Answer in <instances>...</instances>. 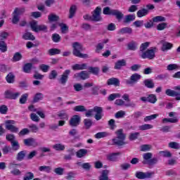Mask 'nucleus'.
<instances>
[{
    "mask_svg": "<svg viewBox=\"0 0 180 180\" xmlns=\"http://www.w3.org/2000/svg\"><path fill=\"white\" fill-rule=\"evenodd\" d=\"M72 54L75 57H79V58H88V54L82 53V51L85 50L82 45L79 42H75L72 44Z\"/></svg>",
    "mask_w": 180,
    "mask_h": 180,
    "instance_id": "1",
    "label": "nucleus"
},
{
    "mask_svg": "<svg viewBox=\"0 0 180 180\" xmlns=\"http://www.w3.org/2000/svg\"><path fill=\"white\" fill-rule=\"evenodd\" d=\"M117 137L112 139V143L114 146H118L120 147L122 146H124L126 142V135L123 133V129H120L116 132Z\"/></svg>",
    "mask_w": 180,
    "mask_h": 180,
    "instance_id": "2",
    "label": "nucleus"
},
{
    "mask_svg": "<svg viewBox=\"0 0 180 180\" xmlns=\"http://www.w3.org/2000/svg\"><path fill=\"white\" fill-rule=\"evenodd\" d=\"M158 49L157 47H151L150 49L146 50L145 52L142 53H139V56L141 58L146 60V58H148V60H154L155 58V53Z\"/></svg>",
    "mask_w": 180,
    "mask_h": 180,
    "instance_id": "3",
    "label": "nucleus"
},
{
    "mask_svg": "<svg viewBox=\"0 0 180 180\" xmlns=\"http://www.w3.org/2000/svg\"><path fill=\"white\" fill-rule=\"evenodd\" d=\"M23 14V8H15L12 13V23L13 25H18V22H20V17Z\"/></svg>",
    "mask_w": 180,
    "mask_h": 180,
    "instance_id": "4",
    "label": "nucleus"
},
{
    "mask_svg": "<svg viewBox=\"0 0 180 180\" xmlns=\"http://www.w3.org/2000/svg\"><path fill=\"white\" fill-rule=\"evenodd\" d=\"M140 79H141V75L138 73H134L130 76L129 79L125 80V84L133 86V85H136V83L140 81Z\"/></svg>",
    "mask_w": 180,
    "mask_h": 180,
    "instance_id": "5",
    "label": "nucleus"
},
{
    "mask_svg": "<svg viewBox=\"0 0 180 180\" xmlns=\"http://www.w3.org/2000/svg\"><path fill=\"white\" fill-rule=\"evenodd\" d=\"M154 174H155L154 172H136L135 176L136 178H138V179H148L150 178H153V176H154Z\"/></svg>",
    "mask_w": 180,
    "mask_h": 180,
    "instance_id": "6",
    "label": "nucleus"
},
{
    "mask_svg": "<svg viewBox=\"0 0 180 180\" xmlns=\"http://www.w3.org/2000/svg\"><path fill=\"white\" fill-rule=\"evenodd\" d=\"M70 74H71V70H65L60 75V77L58 79L59 84H61V85H65L68 81V77H70Z\"/></svg>",
    "mask_w": 180,
    "mask_h": 180,
    "instance_id": "7",
    "label": "nucleus"
},
{
    "mask_svg": "<svg viewBox=\"0 0 180 180\" xmlns=\"http://www.w3.org/2000/svg\"><path fill=\"white\" fill-rule=\"evenodd\" d=\"M15 121L6 120V129L11 131V133H18L19 128L15 127Z\"/></svg>",
    "mask_w": 180,
    "mask_h": 180,
    "instance_id": "8",
    "label": "nucleus"
},
{
    "mask_svg": "<svg viewBox=\"0 0 180 180\" xmlns=\"http://www.w3.org/2000/svg\"><path fill=\"white\" fill-rule=\"evenodd\" d=\"M102 9L99 7L96 8L94 11L92 17V22H101L102 20V17L101 16V12Z\"/></svg>",
    "mask_w": 180,
    "mask_h": 180,
    "instance_id": "9",
    "label": "nucleus"
},
{
    "mask_svg": "<svg viewBox=\"0 0 180 180\" xmlns=\"http://www.w3.org/2000/svg\"><path fill=\"white\" fill-rule=\"evenodd\" d=\"M140 101H141L142 102H149V103H155L158 99L157 96H155V94H149L148 95L147 97H141Z\"/></svg>",
    "mask_w": 180,
    "mask_h": 180,
    "instance_id": "10",
    "label": "nucleus"
},
{
    "mask_svg": "<svg viewBox=\"0 0 180 180\" xmlns=\"http://www.w3.org/2000/svg\"><path fill=\"white\" fill-rule=\"evenodd\" d=\"M79 123H81V117L77 115H73L69 121V124L71 127H77L79 125Z\"/></svg>",
    "mask_w": 180,
    "mask_h": 180,
    "instance_id": "11",
    "label": "nucleus"
},
{
    "mask_svg": "<svg viewBox=\"0 0 180 180\" xmlns=\"http://www.w3.org/2000/svg\"><path fill=\"white\" fill-rule=\"evenodd\" d=\"M93 110L96 113L94 119H96V120H101L103 117L102 113L103 112V108L99 106H94Z\"/></svg>",
    "mask_w": 180,
    "mask_h": 180,
    "instance_id": "12",
    "label": "nucleus"
},
{
    "mask_svg": "<svg viewBox=\"0 0 180 180\" xmlns=\"http://www.w3.org/2000/svg\"><path fill=\"white\" fill-rule=\"evenodd\" d=\"M4 95L6 99H18V98L20 96V93H13L11 91H6L4 93Z\"/></svg>",
    "mask_w": 180,
    "mask_h": 180,
    "instance_id": "13",
    "label": "nucleus"
},
{
    "mask_svg": "<svg viewBox=\"0 0 180 180\" xmlns=\"http://www.w3.org/2000/svg\"><path fill=\"white\" fill-rule=\"evenodd\" d=\"M24 143L25 146H27L28 147H37L39 146V143H37V141L33 138H29L24 140Z\"/></svg>",
    "mask_w": 180,
    "mask_h": 180,
    "instance_id": "14",
    "label": "nucleus"
},
{
    "mask_svg": "<svg viewBox=\"0 0 180 180\" xmlns=\"http://www.w3.org/2000/svg\"><path fill=\"white\" fill-rule=\"evenodd\" d=\"M165 94L167 96H176V101H180V92L168 89L165 91Z\"/></svg>",
    "mask_w": 180,
    "mask_h": 180,
    "instance_id": "15",
    "label": "nucleus"
},
{
    "mask_svg": "<svg viewBox=\"0 0 180 180\" xmlns=\"http://www.w3.org/2000/svg\"><path fill=\"white\" fill-rule=\"evenodd\" d=\"M107 85H114V86H120V80L116 77H112L107 81Z\"/></svg>",
    "mask_w": 180,
    "mask_h": 180,
    "instance_id": "16",
    "label": "nucleus"
},
{
    "mask_svg": "<svg viewBox=\"0 0 180 180\" xmlns=\"http://www.w3.org/2000/svg\"><path fill=\"white\" fill-rule=\"evenodd\" d=\"M106 43H109V39H103L101 42L98 43L96 48V53H101V50H103V47H105V44Z\"/></svg>",
    "mask_w": 180,
    "mask_h": 180,
    "instance_id": "17",
    "label": "nucleus"
},
{
    "mask_svg": "<svg viewBox=\"0 0 180 180\" xmlns=\"http://www.w3.org/2000/svg\"><path fill=\"white\" fill-rule=\"evenodd\" d=\"M139 44L136 41H131L129 43L127 44V49L131 51H136Z\"/></svg>",
    "mask_w": 180,
    "mask_h": 180,
    "instance_id": "18",
    "label": "nucleus"
},
{
    "mask_svg": "<svg viewBox=\"0 0 180 180\" xmlns=\"http://www.w3.org/2000/svg\"><path fill=\"white\" fill-rule=\"evenodd\" d=\"M126 60L122 59L117 61L115 65V70H121L122 67H126Z\"/></svg>",
    "mask_w": 180,
    "mask_h": 180,
    "instance_id": "19",
    "label": "nucleus"
},
{
    "mask_svg": "<svg viewBox=\"0 0 180 180\" xmlns=\"http://www.w3.org/2000/svg\"><path fill=\"white\" fill-rule=\"evenodd\" d=\"M122 153L120 152L115 153H110L107 155V158L109 161H117V158L119 155H120Z\"/></svg>",
    "mask_w": 180,
    "mask_h": 180,
    "instance_id": "20",
    "label": "nucleus"
},
{
    "mask_svg": "<svg viewBox=\"0 0 180 180\" xmlns=\"http://www.w3.org/2000/svg\"><path fill=\"white\" fill-rule=\"evenodd\" d=\"M143 84L146 88H149L153 89L154 86H155V84H154V81L151 79H146L143 81Z\"/></svg>",
    "mask_w": 180,
    "mask_h": 180,
    "instance_id": "21",
    "label": "nucleus"
},
{
    "mask_svg": "<svg viewBox=\"0 0 180 180\" xmlns=\"http://www.w3.org/2000/svg\"><path fill=\"white\" fill-rule=\"evenodd\" d=\"M111 15L112 16H115L116 19H117L118 20H121V19H123V13L119 11V10H113L112 11H111Z\"/></svg>",
    "mask_w": 180,
    "mask_h": 180,
    "instance_id": "22",
    "label": "nucleus"
},
{
    "mask_svg": "<svg viewBox=\"0 0 180 180\" xmlns=\"http://www.w3.org/2000/svg\"><path fill=\"white\" fill-rule=\"evenodd\" d=\"M133 30L129 27H125L119 30L120 34H131Z\"/></svg>",
    "mask_w": 180,
    "mask_h": 180,
    "instance_id": "23",
    "label": "nucleus"
},
{
    "mask_svg": "<svg viewBox=\"0 0 180 180\" xmlns=\"http://www.w3.org/2000/svg\"><path fill=\"white\" fill-rule=\"evenodd\" d=\"M99 180H110L109 179V170H103L101 174L98 177Z\"/></svg>",
    "mask_w": 180,
    "mask_h": 180,
    "instance_id": "24",
    "label": "nucleus"
},
{
    "mask_svg": "<svg viewBox=\"0 0 180 180\" xmlns=\"http://www.w3.org/2000/svg\"><path fill=\"white\" fill-rule=\"evenodd\" d=\"M23 39L25 40H31V41H34V40H36V37H34L32 32H27L24 34Z\"/></svg>",
    "mask_w": 180,
    "mask_h": 180,
    "instance_id": "25",
    "label": "nucleus"
},
{
    "mask_svg": "<svg viewBox=\"0 0 180 180\" xmlns=\"http://www.w3.org/2000/svg\"><path fill=\"white\" fill-rule=\"evenodd\" d=\"M77 13V6L72 5L70 6L69 10V19H72L75 16Z\"/></svg>",
    "mask_w": 180,
    "mask_h": 180,
    "instance_id": "26",
    "label": "nucleus"
},
{
    "mask_svg": "<svg viewBox=\"0 0 180 180\" xmlns=\"http://www.w3.org/2000/svg\"><path fill=\"white\" fill-rule=\"evenodd\" d=\"M32 68H33V64L31 63H28L24 65L23 71L26 74H30V72H32Z\"/></svg>",
    "mask_w": 180,
    "mask_h": 180,
    "instance_id": "27",
    "label": "nucleus"
},
{
    "mask_svg": "<svg viewBox=\"0 0 180 180\" xmlns=\"http://www.w3.org/2000/svg\"><path fill=\"white\" fill-rule=\"evenodd\" d=\"M34 178V174L30 172H26L24 175V180H41L39 178Z\"/></svg>",
    "mask_w": 180,
    "mask_h": 180,
    "instance_id": "28",
    "label": "nucleus"
},
{
    "mask_svg": "<svg viewBox=\"0 0 180 180\" xmlns=\"http://www.w3.org/2000/svg\"><path fill=\"white\" fill-rule=\"evenodd\" d=\"M86 67H88V65L86 63H82V65L75 64L72 67V68L75 71L79 70H86Z\"/></svg>",
    "mask_w": 180,
    "mask_h": 180,
    "instance_id": "29",
    "label": "nucleus"
},
{
    "mask_svg": "<svg viewBox=\"0 0 180 180\" xmlns=\"http://www.w3.org/2000/svg\"><path fill=\"white\" fill-rule=\"evenodd\" d=\"M172 49V44L167 41H163L162 42V51H167V50H171Z\"/></svg>",
    "mask_w": 180,
    "mask_h": 180,
    "instance_id": "30",
    "label": "nucleus"
},
{
    "mask_svg": "<svg viewBox=\"0 0 180 180\" xmlns=\"http://www.w3.org/2000/svg\"><path fill=\"white\" fill-rule=\"evenodd\" d=\"M168 147L172 150H180V143L175 141H172L168 143Z\"/></svg>",
    "mask_w": 180,
    "mask_h": 180,
    "instance_id": "31",
    "label": "nucleus"
},
{
    "mask_svg": "<svg viewBox=\"0 0 180 180\" xmlns=\"http://www.w3.org/2000/svg\"><path fill=\"white\" fill-rule=\"evenodd\" d=\"M77 77L83 80L88 79V78H89V72L82 71L79 73H77Z\"/></svg>",
    "mask_w": 180,
    "mask_h": 180,
    "instance_id": "32",
    "label": "nucleus"
},
{
    "mask_svg": "<svg viewBox=\"0 0 180 180\" xmlns=\"http://www.w3.org/2000/svg\"><path fill=\"white\" fill-rule=\"evenodd\" d=\"M150 46V42H145L141 44L139 47V54H143V53H145L146 49H148Z\"/></svg>",
    "mask_w": 180,
    "mask_h": 180,
    "instance_id": "33",
    "label": "nucleus"
},
{
    "mask_svg": "<svg viewBox=\"0 0 180 180\" xmlns=\"http://www.w3.org/2000/svg\"><path fill=\"white\" fill-rule=\"evenodd\" d=\"M159 155L160 157H164L165 158H171V157H172V153L169 150H161L159 152Z\"/></svg>",
    "mask_w": 180,
    "mask_h": 180,
    "instance_id": "34",
    "label": "nucleus"
},
{
    "mask_svg": "<svg viewBox=\"0 0 180 180\" xmlns=\"http://www.w3.org/2000/svg\"><path fill=\"white\" fill-rule=\"evenodd\" d=\"M30 26L32 32L37 33V29L39 27V23L36 20L31 21L30 22Z\"/></svg>",
    "mask_w": 180,
    "mask_h": 180,
    "instance_id": "35",
    "label": "nucleus"
},
{
    "mask_svg": "<svg viewBox=\"0 0 180 180\" xmlns=\"http://www.w3.org/2000/svg\"><path fill=\"white\" fill-rule=\"evenodd\" d=\"M86 154H88V150L86 149H80L76 153L77 158H82V157H85Z\"/></svg>",
    "mask_w": 180,
    "mask_h": 180,
    "instance_id": "36",
    "label": "nucleus"
},
{
    "mask_svg": "<svg viewBox=\"0 0 180 180\" xmlns=\"http://www.w3.org/2000/svg\"><path fill=\"white\" fill-rule=\"evenodd\" d=\"M53 149L56 150V151H64L65 146L63 143H56L53 146Z\"/></svg>",
    "mask_w": 180,
    "mask_h": 180,
    "instance_id": "37",
    "label": "nucleus"
},
{
    "mask_svg": "<svg viewBox=\"0 0 180 180\" xmlns=\"http://www.w3.org/2000/svg\"><path fill=\"white\" fill-rule=\"evenodd\" d=\"M179 120L176 117H174L173 118H164L162 120L163 123H178Z\"/></svg>",
    "mask_w": 180,
    "mask_h": 180,
    "instance_id": "38",
    "label": "nucleus"
},
{
    "mask_svg": "<svg viewBox=\"0 0 180 180\" xmlns=\"http://www.w3.org/2000/svg\"><path fill=\"white\" fill-rule=\"evenodd\" d=\"M146 15H148V11L146 8L139 10L136 13L138 18H143V16H146Z\"/></svg>",
    "mask_w": 180,
    "mask_h": 180,
    "instance_id": "39",
    "label": "nucleus"
},
{
    "mask_svg": "<svg viewBox=\"0 0 180 180\" xmlns=\"http://www.w3.org/2000/svg\"><path fill=\"white\" fill-rule=\"evenodd\" d=\"M136 20V15L130 14L125 17L124 20V23H130V22H133V20Z\"/></svg>",
    "mask_w": 180,
    "mask_h": 180,
    "instance_id": "40",
    "label": "nucleus"
},
{
    "mask_svg": "<svg viewBox=\"0 0 180 180\" xmlns=\"http://www.w3.org/2000/svg\"><path fill=\"white\" fill-rule=\"evenodd\" d=\"M48 20H49V22H58L60 17L54 13H51L48 16Z\"/></svg>",
    "mask_w": 180,
    "mask_h": 180,
    "instance_id": "41",
    "label": "nucleus"
},
{
    "mask_svg": "<svg viewBox=\"0 0 180 180\" xmlns=\"http://www.w3.org/2000/svg\"><path fill=\"white\" fill-rule=\"evenodd\" d=\"M6 80L8 84H13L15 82V75L13 73L10 72L6 77Z\"/></svg>",
    "mask_w": 180,
    "mask_h": 180,
    "instance_id": "42",
    "label": "nucleus"
},
{
    "mask_svg": "<svg viewBox=\"0 0 180 180\" xmlns=\"http://www.w3.org/2000/svg\"><path fill=\"white\" fill-rule=\"evenodd\" d=\"M109 136V133L106 131L98 132L95 134V139H105V137H108Z\"/></svg>",
    "mask_w": 180,
    "mask_h": 180,
    "instance_id": "43",
    "label": "nucleus"
},
{
    "mask_svg": "<svg viewBox=\"0 0 180 180\" xmlns=\"http://www.w3.org/2000/svg\"><path fill=\"white\" fill-rule=\"evenodd\" d=\"M22 56L20 54V53L19 52H16L13 58L11 59V61H13V63H16L18 61H20V60H22Z\"/></svg>",
    "mask_w": 180,
    "mask_h": 180,
    "instance_id": "44",
    "label": "nucleus"
},
{
    "mask_svg": "<svg viewBox=\"0 0 180 180\" xmlns=\"http://www.w3.org/2000/svg\"><path fill=\"white\" fill-rule=\"evenodd\" d=\"M100 69L98 67H89V72L94 75H98Z\"/></svg>",
    "mask_w": 180,
    "mask_h": 180,
    "instance_id": "45",
    "label": "nucleus"
},
{
    "mask_svg": "<svg viewBox=\"0 0 180 180\" xmlns=\"http://www.w3.org/2000/svg\"><path fill=\"white\" fill-rule=\"evenodd\" d=\"M58 25L60 27L61 33H63V34L68 33V26L63 22H60Z\"/></svg>",
    "mask_w": 180,
    "mask_h": 180,
    "instance_id": "46",
    "label": "nucleus"
},
{
    "mask_svg": "<svg viewBox=\"0 0 180 180\" xmlns=\"http://www.w3.org/2000/svg\"><path fill=\"white\" fill-rule=\"evenodd\" d=\"M0 51H1V53H6V51H8V46L4 41H0Z\"/></svg>",
    "mask_w": 180,
    "mask_h": 180,
    "instance_id": "47",
    "label": "nucleus"
},
{
    "mask_svg": "<svg viewBox=\"0 0 180 180\" xmlns=\"http://www.w3.org/2000/svg\"><path fill=\"white\" fill-rule=\"evenodd\" d=\"M158 162V159L157 158H153L149 159L147 162H143V164H148V165H155Z\"/></svg>",
    "mask_w": 180,
    "mask_h": 180,
    "instance_id": "48",
    "label": "nucleus"
},
{
    "mask_svg": "<svg viewBox=\"0 0 180 180\" xmlns=\"http://www.w3.org/2000/svg\"><path fill=\"white\" fill-rule=\"evenodd\" d=\"M58 117H60V119H62L64 120H68V114H67V112H65L64 111H61V112H58Z\"/></svg>",
    "mask_w": 180,
    "mask_h": 180,
    "instance_id": "49",
    "label": "nucleus"
},
{
    "mask_svg": "<svg viewBox=\"0 0 180 180\" xmlns=\"http://www.w3.org/2000/svg\"><path fill=\"white\" fill-rule=\"evenodd\" d=\"M48 53L49 56H56V54H60V53H61V51L57 49H51L49 50Z\"/></svg>",
    "mask_w": 180,
    "mask_h": 180,
    "instance_id": "50",
    "label": "nucleus"
},
{
    "mask_svg": "<svg viewBox=\"0 0 180 180\" xmlns=\"http://www.w3.org/2000/svg\"><path fill=\"white\" fill-rule=\"evenodd\" d=\"M75 112H86V108L84 105H77L73 108Z\"/></svg>",
    "mask_w": 180,
    "mask_h": 180,
    "instance_id": "51",
    "label": "nucleus"
},
{
    "mask_svg": "<svg viewBox=\"0 0 180 180\" xmlns=\"http://www.w3.org/2000/svg\"><path fill=\"white\" fill-rule=\"evenodd\" d=\"M139 136H140L139 132L131 133L130 134L129 139L131 141H133L134 140H137Z\"/></svg>",
    "mask_w": 180,
    "mask_h": 180,
    "instance_id": "52",
    "label": "nucleus"
},
{
    "mask_svg": "<svg viewBox=\"0 0 180 180\" xmlns=\"http://www.w3.org/2000/svg\"><path fill=\"white\" fill-rule=\"evenodd\" d=\"M75 176H77V173H75V172H70L67 174L65 178L68 180H72L75 178Z\"/></svg>",
    "mask_w": 180,
    "mask_h": 180,
    "instance_id": "53",
    "label": "nucleus"
},
{
    "mask_svg": "<svg viewBox=\"0 0 180 180\" xmlns=\"http://www.w3.org/2000/svg\"><path fill=\"white\" fill-rule=\"evenodd\" d=\"M28 127L30 131H32V133H37V131H39V127H37L36 124H30Z\"/></svg>",
    "mask_w": 180,
    "mask_h": 180,
    "instance_id": "54",
    "label": "nucleus"
},
{
    "mask_svg": "<svg viewBox=\"0 0 180 180\" xmlns=\"http://www.w3.org/2000/svg\"><path fill=\"white\" fill-rule=\"evenodd\" d=\"M179 68V66L176 64H169L167 67V70L168 71H174L175 70H178Z\"/></svg>",
    "mask_w": 180,
    "mask_h": 180,
    "instance_id": "55",
    "label": "nucleus"
},
{
    "mask_svg": "<svg viewBox=\"0 0 180 180\" xmlns=\"http://www.w3.org/2000/svg\"><path fill=\"white\" fill-rule=\"evenodd\" d=\"M153 125L150 124H145L143 125L139 126V129L144 131V130H150V129H153Z\"/></svg>",
    "mask_w": 180,
    "mask_h": 180,
    "instance_id": "56",
    "label": "nucleus"
},
{
    "mask_svg": "<svg viewBox=\"0 0 180 180\" xmlns=\"http://www.w3.org/2000/svg\"><path fill=\"white\" fill-rule=\"evenodd\" d=\"M43 98H44L43 94L37 93V94H35L33 101L36 103V102H39V101H41Z\"/></svg>",
    "mask_w": 180,
    "mask_h": 180,
    "instance_id": "57",
    "label": "nucleus"
},
{
    "mask_svg": "<svg viewBox=\"0 0 180 180\" xmlns=\"http://www.w3.org/2000/svg\"><path fill=\"white\" fill-rule=\"evenodd\" d=\"M37 46H40V42L37 41L36 44H34L32 41H27L26 44L27 49H32V47H37Z\"/></svg>",
    "mask_w": 180,
    "mask_h": 180,
    "instance_id": "58",
    "label": "nucleus"
},
{
    "mask_svg": "<svg viewBox=\"0 0 180 180\" xmlns=\"http://www.w3.org/2000/svg\"><path fill=\"white\" fill-rule=\"evenodd\" d=\"M84 123L86 129H89L92 126V120L91 119H84Z\"/></svg>",
    "mask_w": 180,
    "mask_h": 180,
    "instance_id": "59",
    "label": "nucleus"
},
{
    "mask_svg": "<svg viewBox=\"0 0 180 180\" xmlns=\"http://www.w3.org/2000/svg\"><path fill=\"white\" fill-rule=\"evenodd\" d=\"M2 151H3V154L4 155H6V154H8V153H11L12 151V148L9 146H5L2 148Z\"/></svg>",
    "mask_w": 180,
    "mask_h": 180,
    "instance_id": "60",
    "label": "nucleus"
},
{
    "mask_svg": "<svg viewBox=\"0 0 180 180\" xmlns=\"http://www.w3.org/2000/svg\"><path fill=\"white\" fill-rule=\"evenodd\" d=\"M39 171L44 172H50L51 171V167L49 166H40L39 167Z\"/></svg>",
    "mask_w": 180,
    "mask_h": 180,
    "instance_id": "61",
    "label": "nucleus"
},
{
    "mask_svg": "<svg viewBox=\"0 0 180 180\" xmlns=\"http://www.w3.org/2000/svg\"><path fill=\"white\" fill-rule=\"evenodd\" d=\"M135 27H143L144 26V20H136L133 22Z\"/></svg>",
    "mask_w": 180,
    "mask_h": 180,
    "instance_id": "62",
    "label": "nucleus"
},
{
    "mask_svg": "<svg viewBox=\"0 0 180 180\" xmlns=\"http://www.w3.org/2000/svg\"><path fill=\"white\" fill-rule=\"evenodd\" d=\"M57 75H58V73H57V71L52 70L49 75V79H56V78H57Z\"/></svg>",
    "mask_w": 180,
    "mask_h": 180,
    "instance_id": "63",
    "label": "nucleus"
},
{
    "mask_svg": "<svg viewBox=\"0 0 180 180\" xmlns=\"http://www.w3.org/2000/svg\"><path fill=\"white\" fill-rule=\"evenodd\" d=\"M167 26H168L167 22H161L157 25V29L158 30H164V29H167Z\"/></svg>",
    "mask_w": 180,
    "mask_h": 180,
    "instance_id": "64",
    "label": "nucleus"
}]
</instances>
